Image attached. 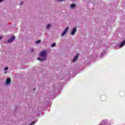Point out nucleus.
I'll use <instances>...</instances> for the list:
<instances>
[{
	"mask_svg": "<svg viewBox=\"0 0 125 125\" xmlns=\"http://www.w3.org/2000/svg\"><path fill=\"white\" fill-rule=\"evenodd\" d=\"M47 53L46 51H42L40 52V55L41 57H43L44 58H46V55Z\"/></svg>",
	"mask_w": 125,
	"mask_h": 125,
	"instance_id": "f257e3e1",
	"label": "nucleus"
},
{
	"mask_svg": "<svg viewBox=\"0 0 125 125\" xmlns=\"http://www.w3.org/2000/svg\"><path fill=\"white\" fill-rule=\"evenodd\" d=\"M69 29V27H67L65 30L63 31V32H62V33L61 34V37H63L64 35H65L66 34V33H67V32L68 31V30Z\"/></svg>",
	"mask_w": 125,
	"mask_h": 125,
	"instance_id": "f03ea898",
	"label": "nucleus"
},
{
	"mask_svg": "<svg viewBox=\"0 0 125 125\" xmlns=\"http://www.w3.org/2000/svg\"><path fill=\"white\" fill-rule=\"evenodd\" d=\"M77 32V27H74L73 30L71 31V34L72 36H74L75 34Z\"/></svg>",
	"mask_w": 125,
	"mask_h": 125,
	"instance_id": "7ed1b4c3",
	"label": "nucleus"
},
{
	"mask_svg": "<svg viewBox=\"0 0 125 125\" xmlns=\"http://www.w3.org/2000/svg\"><path fill=\"white\" fill-rule=\"evenodd\" d=\"M10 82H11V79H10V78H7L6 81V83L7 84H9L10 83Z\"/></svg>",
	"mask_w": 125,
	"mask_h": 125,
	"instance_id": "20e7f679",
	"label": "nucleus"
},
{
	"mask_svg": "<svg viewBox=\"0 0 125 125\" xmlns=\"http://www.w3.org/2000/svg\"><path fill=\"white\" fill-rule=\"evenodd\" d=\"M38 60H39V61H45V60H46V58H38Z\"/></svg>",
	"mask_w": 125,
	"mask_h": 125,
	"instance_id": "39448f33",
	"label": "nucleus"
},
{
	"mask_svg": "<svg viewBox=\"0 0 125 125\" xmlns=\"http://www.w3.org/2000/svg\"><path fill=\"white\" fill-rule=\"evenodd\" d=\"M78 58H79V55H77L73 59V62H76L77 60H78Z\"/></svg>",
	"mask_w": 125,
	"mask_h": 125,
	"instance_id": "423d86ee",
	"label": "nucleus"
},
{
	"mask_svg": "<svg viewBox=\"0 0 125 125\" xmlns=\"http://www.w3.org/2000/svg\"><path fill=\"white\" fill-rule=\"evenodd\" d=\"M76 6V4H71L70 7L71 8H74V7H75Z\"/></svg>",
	"mask_w": 125,
	"mask_h": 125,
	"instance_id": "0eeeda50",
	"label": "nucleus"
},
{
	"mask_svg": "<svg viewBox=\"0 0 125 125\" xmlns=\"http://www.w3.org/2000/svg\"><path fill=\"white\" fill-rule=\"evenodd\" d=\"M15 40V37L13 36L12 38L10 39V40L12 42H13Z\"/></svg>",
	"mask_w": 125,
	"mask_h": 125,
	"instance_id": "6e6552de",
	"label": "nucleus"
},
{
	"mask_svg": "<svg viewBox=\"0 0 125 125\" xmlns=\"http://www.w3.org/2000/svg\"><path fill=\"white\" fill-rule=\"evenodd\" d=\"M51 26V25L50 24H47L46 26V28L49 29V28H50Z\"/></svg>",
	"mask_w": 125,
	"mask_h": 125,
	"instance_id": "1a4fd4ad",
	"label": "nucleus"
},
{
	"mask_svg": "<svg viewBox=\"0 0 125 125\" xmlns=\"http://www.w3.org/2000/svg\"><path fill=\"white\" fill-rule=\"evenodd\" d=\"M12 42V41L11 40H10V39H9V40L7 41V42H8V43H10V42Z\"/></svg>",
	"mask_w": 125,
	"mask_h": 125,
	"instance_id": "9d476101",
	"label": "nucleus"
},
{
	"mask_svg": "<svg viewBox=\"0 0 125 125\" xmlns=\"http://www.w3.org/2000/svg\"><path fill=\"white\" fill-rule=\"evenodd\" d=\"M55 45H56V43H53L52 44V47L55 46Z\"/></svg>",
	"mask_w": 125,
	"mask_h": 125,
	"instance_id": "9b49d317",
	"label": "nucleus"
},
{
	"mask_svg": "<svg viewBox=\"0 0 125 125\" xmlns=\"http://www.w3.org/2000/svg\"><path fill=\"white\" fill-rule=\"evenodd\" d=\"M41 42V40H38L36 42V43H40Z\"/></svg>",
	"mask_w": 125,
	"mask_h": 125,
	"instance_id": "f8f14e48",
	"label": "nucleus"
},
{
	"mask_svg": "<svg viewBox=\"0 0 125 125\" xmlns=\"http://www.w3.org/2000/svg\"><path fill=\"white\" fill-rule=\"evenodd\" d=\"M7 70H8V67H6L4 68V70L6 71Z\"/></svg>",
	"mask_w": 125,
	"mask_h": 125,
	"instance_id": "ddd939ff",
	"label": "nucleus"
},
{
	"mask_svg": "<svg viewBox=\"0 0 125 125\" xmlns=\"http://www.w3.org/2000/svg\"><path fill=\"white\" fill-rule=\"evenodd\" d=\"M31 52H34V49H32L31 50Z\"/></svg>",
	"mask_w": 125,
	"mask_h": 125,
	"instance_id": "4468645a",
	"label": "nucleus"
},
{
	"mask_svg": "<svg viewBox=\"0 0 125 125\" xmlns=\"http://www.w3.org/2000/svg\"><path fill=\"white\" fill-rule=\"evenodd\" d=\"M34 123H35V122H33V123H32L31 124V125H34Z\"/></svg>",
	"mask_w": 125,
	"mask_h": 125,
	"instance_id": "2eb2a0df",
	"label": "nucleus"
},
{
	"mask_svg": "<svg viewBox=\"0 0 125 125\" xmlns=\"http://www.w3.org/2000/svg\"><path fill=\"white\" fill-rule=\"evenodd\" d=\"M1 39H2V36H1V37H0V40H1Z\"/></svg>",
	"mask_w": 125,
	"mask_h": 125,
	"instance_id": "dca6fc26",
	"label": "nucleus"
},
{
	"mask_svg": "<svg viewBox=\"0 0 125 125\" xmlns=\"http://www.w3.org/2000/svg\"><path fill=\"white\" fill-rule=\"evenodd\" d=\"M59 1H62V0H58Z\"/></svg>",
	"mask_w": 125,
	"mask_h": 125,
	"instance_id": "f3484780",
	"label": "nucleus"
},
{
	"mask_svg": "<svg viewBox=\"0 0 125 125\" xmlns=\"http://www.w3.org/2000/svg\"><path fill=\"white\" fill-rule=\"evenodd\" d=\"M3 0H1V1H3Z\"/></svg>",
	"mask_w": 125,
	"mask_h": 125,
	"instance_id": "a211bd4d",
	"label": "nucleus"
},
{
	"mask_svg": "<svg viewBox=\"0 0 125 125\" xmlns=\"http://www.w3.org/2000/svg\"><path fill=\"white\" fill-rule=\"evenodd\" d=\"M36 89H33V90H35Z\"/></svg>",
	"mask_w": 125,
	"mask_h": 125,
	"instance_id": "6ab92c4d",
	"label": "nucleus"
}]
</instances>
